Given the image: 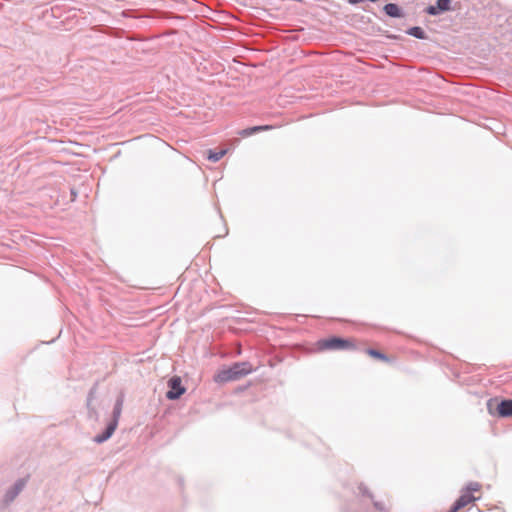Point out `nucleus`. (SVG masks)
<instances>
[{
    "instance_id": "1a4fd4ad",
    "label": "nucleus",
    "mask_w": 512,
    "mask_h": 512,
    "mask_svg": "<svg viewBox=\"0 0 512 512\" xmlns=\"http://www.w3.org/2000/svg\"><path fill=\"white\" fill-rule=\"evenodd\" d=\"M384 11L388 16L393 17V18H400L403 16V13H402L401 9L399 8V6L394 3L386 4L384 6Z\"/></svg>"
},
{
    "instance_id": "a211bd4d",
    "label": "nucleus",
    "mask_w": 512,
    "mask_h": 512,
    "mask_svg": "<svg viewBox=\"0 0 512 512\" xmlns=\"http://www.w3.org/2000/svg\"><path fill=\"white\" fill-rule=\"evenodd\" d=\"M362 1H363V0H348V2H349L350 4H353V5L358 4V3H361Z\"/></svg>"
},
{
    "instance_id": "4468645a",
    "label": "nucleus",
    "mask_w": 512,
    "mask_h": 512,
    "mask_svg": "<svg viewBox=\"0 0 512 512\" xmlns=\"http://www.w3.org/2000/svg\"><path fill=\"white\" fill-rule=\"evenodd\" d=\"M479 489H480V484H479V483H477V482H471V483H469V484L466 486L465 491L471 494V492L478 491Z\"/></svg>"
},
{
    "instance_id": "9d476101",
    "label": "nucleus",
    "mask_w": 512,
    "mask_h": 512,
    "mask_svg": "<svg viewBox=\"0 0 512 512\" xmlns=\"http://www.w3.org/2000/svg\"><path fill=\"white\" fill-rule=\"evenodd\" d=\"M273 127L270 125H263V126H254L250 128L243 129L239 134L243 137L251 136L257 132L260 131H267L272 129Z\"/></svg>"
},
{
    "instance_id": "423d86ee",
    "label": "nucleus",
    "mask_w": 512,
    "mask_h": 512,
    "mask_svg": "<svg viewBox=\"0 0 512 512\" xmlns=\"http://www.w3.org/2000/svg\"><path fill=\"white\" fill-rule=\"evenodd\" d=\"M477 498L474 497L472 494L466 492L465 490L462 492L461 496L457 499L455 504L451 507L449 512H456L459 509L465 507L471 502H474Z\"/></svg>"
},
{
    "instance_id": "6ab92c4d",
    "label": "nucleus",
    "mask_w": 512,
    "mask_h": 512,
    "mask_svg": "<svg viewBox=\"0 0 512 512\" xmlns=\"http://www.w3.org/2000/svg\"><path fill=\"white\" fill-rule=\"evenodd\" d=\"M91 400H92V394L90 393V395H89V397H88V402H87V405H88V406L90 405Z\"/></svg>"
},
{
    "instance_id": "ddd939ff",
    "label": "nucleus",
    "mask_w": 512,
    "mask_h": 512,
    "mask_svg": "<svg viewBox=\"0 0 512 512\" xmlns=\"http://www.w3.org/2000/svg\"><path fill=\"white\" fill-rule=\"evenodd\" d=\"M408 34L415 37V38H418V39H425L426 38V35H425V32L424 30L421 28V27H412L408 30Z\"/></svg>"
},
{
    "instance_id": "dca6fc26",
    "label": "nucleus",
    "mask_w": 512,
    "mask_h": 512,
    "mask_svg": "<svg viewBox=\"0 0 512 512\" xmlns=\"http://www.w3.org/2000/svg\"><path fill=\"white\" fill-rule=\"evenodd\" d=\"M374 507H375L377 510L381 511V512H388V511H386V510H385V508H384L383 504H382V503H380V502H376V501H375V502H374Z\"/></svg>"
},
{
    "instance_id": "9b49d317",
    "label": "nucleus",
    "mask_w": 512,
    "mask_h": 512,
    "mask_svg": "<svg viewBox=\"0 0 512 512\" xmlns=\"http://www.w3.org/2000/svg\"><path fill=\"white\" fill-rule=\"evenodd\" d=\"M122 406H123V398L119 397L116 400V403L114 405L113 415H112V420H111V422L116 423V426H118V421H119V418H120L121 412H122Z\"/></svg>"
},
{
    "instance_id": "f3484780",
    "label": "nucleus",
    "mask_w": 512,
    "mask_h": 512,
    "mask_svg": "<svg viewBox=\"0 0 512 512\" xmlns=\"http://www.w3.org/2000/svg\"><path fill=\"white\" fill-rule=\"evenodd\" d=\"M359 490L363 495L368 494L367 489L363 485L359 486Z\"/></svg>"
},
{
    "instance_id": "f8f14e48",
    "label": "nucleus",
    "mask_w": 512,
    "mask_h": 512,
    "mask_svg": "<svg viewBox=\"0 0 512 512\" xmlns=\"http://www.w3.org/2000/svg\"><path fill=\"white\" fill-rule=\"evenodd\" d=\"M226 152H227L226 149H222L220 151L209 150L208 151V159L212 162H218L226 154Z\"/></svg>"
},
{
    "instance_id": "2eb2a0df",
    "label": "nucleus",
    "mask_w": 512,
    "mask_h": 512,
    "mask_svg": "<svg viewBox=\"0 0 512 512\" xmlns=\"http://www.w3.org/2000/svg\"><path fill=\"white\" fill-rule=\"evenodd\" d=\"M368 354L373 356V357H376L378 359H381V360H386V356L384 354H382L381 352L377 351V350H374V349H369L368 350Z\"/></svg>"
},
{
    "instance_id": "39448f33",
    "label": "nucleus",
    "mask_w": 512,
    "mask_h": 512,
    "mask_svg": "<svg viewBox=\"0 0 512 512\" xmlns=\"http://www.w3.org/2000/svg\"><path fill=\"white\" fill-rule=\"evenodd\" d=\"M452 0H437L435 5L426 8V13L432 16L439 15L442 12L450 11Z\"/></svg>"
},
{
    "instance_id": "f03ea898",
    "label": "nucleus",
    "mask_w": 512,
    "mask_h": 512,
    "mask_svg": "<svg viewBox=\"0 0 512 512\" xmlns=\"http://www.w3.org/2000/svg\"><path fill=\"white\" fill-rule=\"evenodd\" d=\"M320 347L328 350H345L352 347V344L343 338L332 337L320 341Z\"/></svg>"
},
{
    "instance_id": "6e6552de",
    "label": "nucleus",
    "mask_w": 512,
    "mask_h": 512,
    "mask_svg": "<svg viewBox=\"0 0 512 512\" xmlns=\"http://www.w3.org/2000/svg\"><path fill=\"white\" fill-rule=\"evenodd\" d=\"M498 413L502 417L512 416V400H503L498 404Z\"/></svg>"
},
{
    "instance_id": "20e7f679",
    "label": "nucleus",
    "mask_w": 512,
    "mask_h": 512,
    "mask_svg": "<svg viewBox=\"0 0 512 512\" xmlns=\"http://www.w3.org/2000/svg\"><path fill=\"white\" fill-rule=\"evenodd\" d=\"M27 480L25 478L18 479L12 487H10L4 496V500L6 503L12 502L24 489L26 486Z\"/></svg>"
},
{
    "instance_id": "7ed1b4c3",
    "label": "nucleus",
    "mask_w": 512,
    "mask_h": 512,
    "mask_svg": "<svg viewBox=\"0 0 512 512\" xmlns=\"http://www.w3.org/2000/svg\"><path fill=\"white\" fill-rule=\"evenodd\" d=\"M170 390L166 393V397L170 400L178 399L185 392V388L181 385V378L178 376L172 377L168 381Z\"/></svg>"
},
{
    "instance_id": "f257e3e1",
    "label": "nucleus",
    "mask_w": 512,
    "mask_h": 512,
    "mask_svg": "<svg viewBox=\"0 0 512 512\" xmlns=\"http://www.w3.org/2000/svg\"><path fill=\"white\" fill-rule=\"evenodd\" d=\"M253 371V368L249 362H237L234 363L230 368L220 371L215 380L218 382H228L238 380Z\"/></svg>"
},
{
    "instance_id": "0eeeda50",
    "label": "nucleus",
    "mask_w": 512,
    "mask_h": 512,
    "mask_svg": "<svg viewBox=\"0 0 512 512\" xmlns=\"http://www.w3.org/2000/svg\"><path fill=\"white\" fill-rule=\"evenodd\" d=\"M117 426H116V423L115 422H110L105 431L101 434H98L94 437V442L100 444V443H103L105 441H107L114 433V431L116 430Z\"/></svg>"
}]
</instances>
